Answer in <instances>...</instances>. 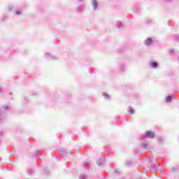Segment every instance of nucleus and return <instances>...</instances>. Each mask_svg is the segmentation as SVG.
<instances>
[{
  "label": "nucleus",
  "mask_w": 179,
  "mask_h": 179,
  "mask_svg": "<svg viewBox=\"0 0 179 179\" xmlns=\"http://www.w3.org/2000/svg\"><path fill=\"white\" fill-rule=\"evenodd\" d=\"M145 136L147 138H155V133L152 131H147L145 132Z\"/></svg>",
  "instance_id": "nucleus-1"
},
{
  "label": "nucleus",
  "mask_w": 179,
  "mask_h": 179,
  "mask_svg": "<svg viewBox=\"0 0 179 179\" xmlns=\"http://www.w3.org/2000/svg\"><path fill=\"white\" fill-rule=\"evenodd\" d=\"M129 113L130 114H134V109H133L132 108H129Z\"/></svg>",
  "instance_id": "nucleus-5"
},
{
  "label": "nucleus",
  "mask_w": 179,
  "mask_h": 179,
  "mask_svg": "<svg viewBox=\"0 0 179 179\" xmlns=\"http://www.w3.org/2000/svg\"><path fill=\"white\" fill-rule=\"evenodd\" d=\"M98 166H101V164H99Z\"/></svg>",
  "instance_id": "nucleus-12"
},
{
  "label": "nucleus",
  "mask_w": 179,
  "mask_h": 179,
  "mask_svg": "<svg viewBox=\"0 0 179 179\" xmlns=\"http://www.w3.org/2000/svg\"><path fill=\"white\" fill-rule=\"evenodd\" d=\"M172 171H177V169L176 168H173Z\"/></svg>",
  "instance_id": "nucleus-10"
},
{
  "label": "nucleus",
  "mask_w": 179,
  "mask_h": 179,
  "mask_svg": "<svg viewBox=\"0 0 179 179\" xmlns=\"http://www.w3.org/2000/svg\"><path fill=\"white\" fill-rule=\"evenodd\" d=\"M151 66H152V68H156V66H157V63H156V62H152V63H151Z\"/></svg>",
  "instance_id": "nucleus-4"
},
{
  "label": "nucleus",
  "mask_w": 179,
  "mask_h": 179,
  "mask_svg": "<svg viewBox=\"0 0 179 179\" xmlns=\"http://www.w3.org/2000/svg\"><path fill=\"white\" fill-rule=\"evenodd\" d=\"M15 13H16V15H20V13H22L20 12V10H17L15 12Z\"/></svg>",
  "instance_id": "nucleus-7"
},
{
  "label": "nucleus",
  "mask_w": 179,
  "mask_h": 179,
  "mask_svg": "<svg viewBox=\"0 0 179 179\" xmlns=\"http://www.w3.org/2000/svg\"><path fill=\"white\" fill-rule=\"evenodd\" d=\"M169 52H170V54H173V52H174V50L173 49H171Z\"/></svg>",
  "instance_id": "nucleus-9"
},
{
  "label": "nucleus",
  "mask_w": 179,
  "mask_h": 179,
  "mask_svg": "<svg viewBox=\"0 0 179 179\" xmlns=\"http://www.w3.org/2000/svg\"><path fill=\"white\" fill-rule=\"evenodd\" d=\"M94 9H96V8H97V3H94Z\"/></svg>",
  "instance_id": "nucleus-8"
},
{
  "label": "nucleus",
  "mask_w": 179,
  "mask_h": 179,
  "mask_svg": "<svg viewBox=\"0 0 179 179\" xmlns=\"http://www.w3.org/2000/svg\"><path fill=\"white\" fill-rule=\"evenodd\" d=\"M172 99H173V96H168L166 98V103H170Z\"/></svg>",
  "instance_id": "nucleus-3"
},
{
  "label": "nucleus",
  "mask_w": 179,
  "mask_h": 179,
  "mask_svg": "<svg viewBox=\"0 0 179 179\" xmlns=\"http://www.w3.org/2000/svg\"><path fill=\"white\" fill-rule=\"evenodd\" d=\"M159 142L162 143L163 142V138L162 137H159Z\"/></svg>",
  "instance_id": "nucleus-6"
},
{
  "label": "nucleus",
  "mask_w": 179,
  "mask_h": 179,
  "mask_svg": "<svg viewBox=\"0 0 179 179\" xmlns=\"http://www.w3.org/2000/svg\"><path fill=\"white\" fill-rule=\"evenodd\" d=\"M171 0H165V2H170Z\"/></svg>",
  "instance_id": "nucleus-11"
},
{
  "label": "nucleus",
  "mask_w": 179,
  "mask_h": 179,
  "mask_svg": "<svg viewBox=\"0 0 179 179\" xmlns=\"http://www.w3.org/2000/svg\"><path fill=\"white\" fill-rule=\"evenodd\" d=\"M144 44H145V45H149L152 44V38H147L144 41Z\"/></svg>",
  "instance_id": "nucleus-2"
}]
</instances>
